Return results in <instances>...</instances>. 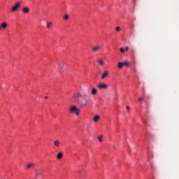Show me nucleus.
Segmentation results:
<instances>
[{"mask_svg":"<svg viewBox=\"0 0 179 179\" xmlns=\"http://www.w3.org/2000/svg\"><path fill=\"white\" fill-rule=\"evenodd\" d=\"M89 96L87 95L86 93L82 94H77L73 95V99L80 107H85L87 106V103H89V99H87Z\"/></svg>","mask_w":179,"mask_h":179,"instance_id":"obj_1","label":"nucleus"},{"mask_svg":"<svg viewBox=\"0 0 179 179\" xmlns=\"http://www.w3.org/2000/svg\"><path fill=\"white\" fill-rule=\"evenodd\" d=\"M70 113L71 114H76V115H79V114H80V110L78 107L73 106L70 107Z\"/></svg>","mask_w":179,"mask_h":179,"instance_id":"obj_2","label":"nucleus"},{"mask_svg":"<svg viewBox=\"0 0 179 179\" xmlns=\"http://www.w3.org/2000/svg\"><path fill=\"white\" fill-rule=\"evenodd\" d=\"M20 8V3H15L10 8L11 12L15 13L17 12V9Z\"/></svg>","mask_w":179,"mask_h":179,"instance_id":"obj_3","label":"nucleus"},{"mask_svg":"<svg viewBox=\"0 0 179 179\" xmlns=\"http://www.w3.org/2000/svg\"><path fill=\"white\" fill-rule=\"evenodd\" d=\"M97 87L99 89V90H106L108 88V85L104 83H100L97 85Z\"/></svg>","mask_w":179,"mask_h":179,"instance_id":"obj_4","label":"nucleus"},{"mask_svg":"<svg viewBox=\"0 0 179 179\" xmlns=\"http://www.w3.org/2000/svg\"><path fill=\"white\" fill-rule=\"evenodd\" d=\"M117 66L120 69L122 68V66H129V63H128V62H119Z\"/></svg>","mask_w":179,"mask_h":179,"instance_id":"obj_5","label":"nucleus"},{"mask_svg":"<svg viewBox=\"0 0 179 179\" xmlns=\"http://www.w3.org/2000/svg\"><path fill=\"white\" fill-rule=\"evenodd\" d=\"M108 75H110V73L108 71H104L101 74V79H106Z\"/></svg>","mask_w":179,"mask_h":179,"instance_id":"obj_6","label":"nucleus"},{"mask_svg":"<svg viewBox=\"0 0 179 179\" xmlns=\"http://www.w3.org/2000/svg\"><path fill=\"white\" fill-rule=\"evenodd\" d=\"M100 45H96L92 48V52H98V51H100Z\"/></svg>","mask_w":179,"mask_h":179,"instance_id":"obj_7","label":"nucleus"},{"mask_svg":"<svg viewBox=\"0 0 179 179\" xmlns=\"http://www.w3.org/2000/svg\"><path fill=\"white\" fill-rule=\"evenodd\" d=\"M62 157H64V152H61L57 155V159H58L59 160H61Z\"/></svg>","mask_w":179,"mask_h":179,"instance_id":"obj_8","label":"nucleus"},{"mask_svg":"<svg viewBox=\"0 0 179 179\" xmlns=\"http://www.w3.org/2000/svg\"><path fill=\"white\" fill-rule=\"evenodd\" d=\"M22 12L23 13H29V12H30V8H29V7H24L22 9Z\"/></svg>","mask_w":179,"mask_h":179,"instance_id":"obj_9","label":"nucleus"},{"mask_svg":"<svg viewBox=\"0 0 179 179\" xmlns=\"http://www.w3.org/2000/svg\"><path fill=\"white\" fill-rule=\"evenodd\" d=\"M99 120H100V116L99 115H95L94 117L93 121H94V122H99Z\"/></svg>","mask_w":179,"mask_h":179,"instance_id":"obj_10","label":"nucleus"},{"mask_svg":"<svg viewBox=\"0 0 179 179\" xmlns=\"http://www.w3.org/2000/svg\"><path fill=\"white\" fill-rule=\"evenodd\" d=\"M6 27H8V24L6 22H3L1 24V29H6Z\"/></svg>","mask_w":179,"mask_h":179,"instance_id":"obj_11","label":"nucleus"},{"mask_svg":"<svg viewBox=\"0 0 179 179\" xmlns=\"http://www.w3.org/2000/svg\"><path fill=\"white\" fill-rule=\"evenodd\" d=\"M34 167V164L30 163L27 165V169H33Z\"/></svg>","mask_w":179,"mask_h":179,"instance_id":"obj_12","label":"nucleus"},{"mask_svg":"<svg viewBox=\"0 0 179 179\" xmlns=\"http://www.w3.org/2000/svg\"><path fill=\"white\" fill-rule=\"evenodd\" d=\"M91 93L93 95L97 94V90L96 88H92V90H91Z\"/></svg>","mask_w":179,"mask_h":179,"instance_id":"obj_13","label":"nucleus"},{"mask_svg":"<svg viewBox=\"0 0 179 179\" xmlns=\"http://www.w3.org/2000/svg\"><path fill=\"white\" fill-rule=\"evenodd\" d=\"M59 144H60V143H59V141H58V140H57L54 142L55 146H59Z\"/></svg>","mask_w":179,"mask_h":179,"instance_id":"obj_14","label":"nucleus"},{"mask_svg":"<svg viewBox=\"0 0 179 179\" xmlns=\"http://www.w3.org/2000/svg\"><path fill=\"white\" fill-rule=\"evenodd\" d=\"M77 173L80 176V177H83V172L82 171L79 170Z\"/></svg>","mask_w":179,"mask_h":179,"instance_id":"obj_15","label":"nucleus"},{"mask_svg":"<svg viewBox=\"0 0 179 179\" xmlns=\"http://www.w3.org/2000/svg\"><path fill=\"white\" fill-rule=\"evenodd\" d=\"M98 63L100 64V65H104V61H103V59H100L99 61H98Z\"/></svg>","mask_w":179,"mask_h":179,"instance_id":"obj_16","label":"nucleus"},{"mask_svg":"<svg viewBox=\"0 0 179 179\" xmlns=\"http://www.w3.org/2000/svg\"><path fill=\"white\" fill-rule=\"evenodd\" d=\"M64 20H69V15L66 14L64 17Z\"/></svg>","mask_w":179,"mask_h":179,"instance_id":"obj_17","label":"nucleus"},{"mask_svg":"<svg viewBox=\"0 0 179 179\" xmlns=\"http://www.w3.org/2000/svg\"><path fill=\"white\" fill-rule=\"evenodd\" d=\"M52 24V22H47V27L48 29H50V27H51V25Z\"/></svg>","mask_w":179,"mask_h":179,"instance_id":"obj_18","label":"nucleus"},{"mask_svg":"<svg viewBox=\"0 0 179 179\" xmlns=\"http://www.w3.org/2000/svg\"><path fill=\"white\" fill-rule=\"evenodd\" d=\"M138 101L140 103H141V101H145V99L142 98V97H140L139 99H138Z\"/></svg>","mask_w":179,"mask_h":179,"instance_id":"obj_19","label":"nucleus"},{"mask_svg":"<svg viewBox=\"0 0 179 179\" xmlns=\"http://www.w3.org/2000/svg\"><path fill=\"white\" fill-rule=\"evenodd\" d=\"M102 138H103V136L98 137V140L99 141V142H103V139H101Z\"/></svg>","mask_w":179,"mask_h":179,"instance_id":"obj_20","label":"nucleus"},{"mask_svg":"<svg viewBox=\"0 0 179 179\" xmlns=\"http://www.w3.org/2000/svg\"><path fill=\"white\" fill-rule=\"evenodd\" d=\"M115 30L116 31H120V30H121V28L120 27H116Z\"/></svg>","mask_w":179,"mask_h":179,"instance_id":"obj_21","label":"nucleus"},{"mask_svg":"<svg viewBox=\"0 0 179 179\" xmlns=\"http://www.w3.org/2000/svg\"><path fill=\"white\" fill-rule=\"evenodd\" d=\"M120 52H125V49L121 48H120Z\"/></svg>","mask_w":179,"mask_h":179,"instance_id":"obj_22","label":"nucleus"},{"mask_svg":"<svg viewBox=\"0 0 179 179\" xmlns=\"http://www.w3.org/2000/svg\"><path fill=\"white\" fill-rule=\"evenodd\" d=\"M36 177H40V173H38V172H36Z\"/></svg>","mask_w":179,"mask_h":179,"instance_id":"obj_23","label":"nucleus"},{"mask_svg":"<svg viewBox=\"0 0 179 179\" xmlns=\"http://www.w3.org/2000/svg\"><path fill=\"white\" fill-rule=\"evenodd\" d=\"M128 50H129V48L128 46H127L124 51H128Z\"/></svg>","mask_w":179,"mask_h":179,"instance_id":"obj_24","label":"nucleus"},{"mask_svg":"<svg viewBox=\"0 0 179 179\" xmlns=\"http://www.w3.org/2000/svg\"><path fill=\"white\" fill-rule=\"evenodd\" d=\"M127 110H129V106L126 107Z\"/></svg>","mask_w":179,"mask_h":179,"instance_id":"obj_25","label":"nucleus"},{"mask_svg":"<svg viewBox=\"0 0 179 179\" xmlns=\"http://www.w3.org/2000/svg\"><path fill=\"white\" fill-rule=\"evenodd\" d=\"M45 99H48V96H45Z\"/></svg>","mask_w":179,"mask_h":179,"instance_id":"obj_26","label":"nucleus"},{"mask_svg":"<svg viewBox=\"0 0 179 179\" xmlns=\"http://www.w3.org/2000/svg\"><path fill=\"white\" fill-rule=\"evenodd\" d=\"M0 30H1V27H0Z\"/></svg>","mask_w":179,"mask_h":179,"instance_id":"obj_27","label":"nucleus"}]
</instances>
